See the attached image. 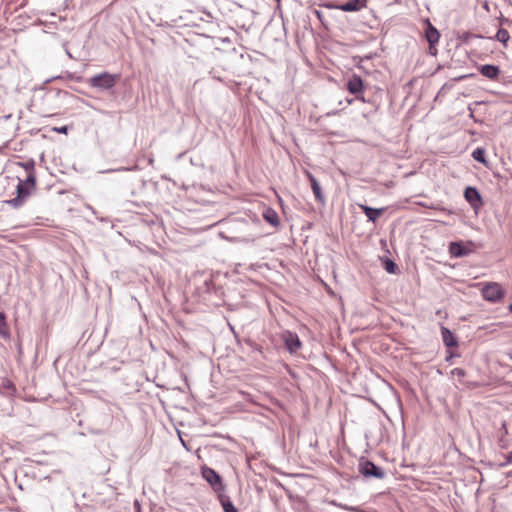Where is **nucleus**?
Instances as JSON below:
<instances>
[{
    "mask_svg": "<svg viewBox=\"0 0 512 512\" xmlns=\"http://www.w3.org/2000/svg\"><path fill=\"white\" fill-rule=\"evenodd\" d=\"M495 37L499 42L503 44H506L510 38L509 32L506 29H499Z\"/></svg>",
    "mask_w": 512,
    "mask_h": 512,
    "instance_id": "nucleus-20",
    "label": "nucleus"
},
{
    "mask_svg": "<svg viewBox=\"0 0 512 512\" xmlns=\"http://www.w3.org/2000/svg\"><path fill=\"white\" fill-rule=\"evenodd\" d=\"M366 4L367 0H348L346 3L335 6V8L344 12H357L365 8Z\"/></svg>",
    "mask_w": 512,
    "mask_h": 512,
    "instance_id": "nucleus-5",
    "label": "nucleus"
},
{
    "mask_svg": "<svg viewBox=\"0 0 512 512\" xmlns=\"http://www.w3.org/2000/svg\"><path fill=\"white\" fill-rule=\"evenodd\" d=\"M347 89L352 94H358L363 89V81L361 77L353 75L347 82Z\"/></svg>",
    "mask_w": 512,
    "mask_h": 512,
    "instance_id": "nucleus-10",
    "label": "nucleus"
},
{
    "mask_svg": "<svg viewBox=\"0 0 512 512\" xmlns=\"http://www.w3.org/2000/svg\"><path fill=\"white\" fill-rule=\"evenodd\" d=\"M482 296L485 300L497 303L501 299H503L505 292L502 289L501 285L496 282H490L483 286L481 290Z\"/></svg>",
    "mask_w": 512,
    "mask_h": 512,
    "instance_id": "nucleus-2",
    "label": "nucleus"
},
{
    "mask_svg": "<svg viewBox=\"0 0 512 512\" xmlns=\"http://www.w3.org/2000/svg\"><path fill=\"white\" fill-rule=\"evenodd\" d=\"M0 338L9 339L10 332L9 327L6 322V315L4 312L0 311Z\"/></svg>",
    "mask_w": 512,
    "mask_h": 512,
    "instance_id": "nucleus-17",
    "label": "nucleus"
},
{
    "mask_svg": "<svg viewBox=\"0 0 512 512\" xmlns=\"http://www.w3.org/2000/svg\"><path fill=\"white\" fill-rule=\"evenodd\" d=\"M119 76L110 74L108 72H103L101 74L95 75L89 79V84L92 87L101 89V90H108L115 86L116 82L118 81Z\"/></svg>",
    "mask_w": 512,
    "mask_h": 512,
    "instance_id": "nucleus-1",
    "label": "nucleus"
},
{
    "mask_svg": "<svg viewBox=\"0 0 512 512\" xmlns=\"http://www.w3.org/2000/svg\"><path fill=\"white\" fill-rule=\"evenodd\" d=\"M359 472L367 478L374 477L382 479L385 476L384 471L371 461H360L358 465Z\"/></svg>",
    "mask_w": 512,
    "mask_h": 512,
    "instance_id": "nucleus-3",
    "label": "nucleus"
},
{
    "mask_svg": "<svg viewBox=\"0 0 512 512\" xmlns=\"http://www.w3.org/2000/svg\"><path fill=\"white\" fill-rule=\"evenodd\" d=\"M308 178H309V181H310V184H311L312 191H313V193L315 195V198L319 202L324 203L325 197H324V194L322 193V189L320 187L319 182L317 181V179L312 174H308Z\"/></svg>",
    "mask_w": 512,
    "mask_h": 512,
    "instance_id": "nucleus-12",
    "label": "nucleus"
},
{
    "mask_svg": "<svg viewBox=\"0 0 512 512\" xmlns=\"http://www.w3.org/2000/svg\"><path fill=\"white\" fill-rule=\"evenodd\" d=\"M316 15L318 16V18L321 17V13L319 11H315Z\"/></svg>",
    "mask_w": 512,
    "mask_h": 512,
    "instance_id": "nucleus-29",
    "label": "nucleus"
},
{
    "mask_svg": "<svg viewBox=\"0 0 512 512\" xmlns=\"http://www.w3.org/2000/svg\"><path fill=\"white\" fill-rule=\"evenodd\" d=\"M500 431H501V436H505L508 434V430H507V427H506V423L503 422L502 423V426L500 428Z\"/></svg>",
    "mask_w": 512,
    "mask_h": 512,
    "instance_id": "nucleus-27",
    "label": "nucleus"
},
{
    "mask_svg": "<svg viewBox=\"0 0 512 512\" xmlns=\"http://www.w3.org/2000/svg\"><path fill=\"white\" fill-rule=\"evenodd\" d=\"M221 505L223 507L224 512H238L229 498L222 499Z\"/></svg>",
    "mask_w": 512,
    "mask_h": 512,
    "instance_id": "nucleus-21",
    "label": "nucleus"
},
{
    "mask_svg": "<svg viewBox=\"0 0 512 512\" xmlns=\"http://www.w3.org/2000/svg\"><path fill=\"white\" fill-rule=\"evenodd\" d=\"M442 340L445 346L453 347L457 345V339L455 335L446 327L441 328Z\"/></svg>",
    "mask_w": 512,
    "mask_h": 512,
    "instance_id": "nucleus-15",
    "label": "nucleus"
},
{
    "mask_svg": "<svg viewBox=\"0 0 512 512\" xmlns=\"http://www.w3.org/2000/svg\"><path fill=\"white\" fill-rule=\"evenodd\" d=\"M202 476L214 489H220L222 487L221 477L212 468H203Z\"/></svg>",
    "mask_w": 512,
    "mask_h": 512,
    "instance_id": "nucleus-4",
    "label": "nucleus"
},
{
    "mask_svg": "<svg viewBox=\"0 0 512 512\" xmlns=\"http://www.w3.org/2000/svg\"><path fill=\"white\" fill-rule=\"evenodd\" d=\"M284 342L290 353H296L301 347V341L295 333L287 332L284 335Z\"/></svg>",
    "mask_w": 512,
    "mask_h": 512,
    "instance_id": "nucleus-8",
    "label": "nucleus"
},
{
    "mask_svg": "<svg viewBox=\"0 0 512 512\" xmlns=\"http://www.w3.org/2000/svg\"><path fill=\"white\" fill-rule=\"evenodd\" d=\"M509 310L512 312V303L509 305Z\"/></svg>",
    "mask_w": 512,
    "mask_h": 512,
    "instance_id": "nucleus-30",
    "label": "nucleus"
},
{
    "mask_svg": "<svg viewBox=\"0 0 512 512\" xmlns=\"http://www.w3.org/2000/svg\"><path fill=\"white\" fill-rule=\"evenodd\" d=\"M19 165L22 166L25 169L27 174L35 173V170H34L35 162H34V160L30 159V160H28L26 162L19 163Z\"/></svg>",
    "mask_w": 512,
    "mask_h": 512,
    "instance_id": "nucleus-22",
    "label": "nucleus"
},
{
    "mask_svg": "<svg viewBox=\"0 0 512 512\" xmlns=\"http://www.w3.org/2000/svg\"><path fill=\"white\" fill-rule=\"evenodd\" d=\"M507 462H512V451L507 456Z\"/></svg>",
    "mask_w": 512,
    "mask_h": 512,
    "instance_id": "nucleus-28",
    "label": "nucleus"
},
{
    "mask_svg": "<svg viewBox=\"0 0 512 512\" xmlns=\"http://www.w3.org/2000/svg\"><path fill=\"white\" fill-rule=\"evenodd\" d=\"M479 71L484 77H487L488 79H491V80H495L500 74L499 67L496 65H492V64L482 65L479 68Z\"/></svg>",
    "mask_w": 512,
    "mask_h": 512,
    "instance_id": "nucleus-9",
    "label": "nucleus"
},
{
    "mask_svg": "<svg viewBox=\"0 0 512 512\" xmlns=\"http://www.w3.org/2000/svg\"><path fill=\"white\" fill-rule=\"evenodd\" d=\"M29 194L30 188L25 186V183H23V181H20L17 185V197L9 201L10 205H12L15 208L20 207L23 203V199L27 197Z\"/></svg>",
    "mask_w": 512,
    "mask_h": 512,
    "instance_id": "nucleus-7",
    "label": "nucleus"
},
{
    "mask_svg": "<svg viewBox=\"0 0 512 512\" xmlns=\"http://www.w3.org/2000/svg\"><path fill=\"white\" fill-rule=\"evenodd\" d=\"M383 268L390 274L396 273L397 265L389 258L383 260Z\"/></svg>",
    "mask_w": 512,
    "mask_h": 512,
    "instance_id": "nucleus-19",
    "label": "nucleus"
},
{
    "mask_svg": "<svg viewBox=\"0 0 512 512\" xmlns=\"http://www.w3.org/2000/svg\"><path fill=\"white\" fill-rule=\"evenodd\" d=\"M449 252L453 257H464L470 252L462 243L451 242L449 246Z\"/></svg>",
    "mask_w": 512,
    "mask_h": 512,
    "instance_id": "nucleus-11",
    "label": "nucleus"
},
{
    "mask_svg": "<svg viewBox=\"0 0 512 512\" xmlns=\"http://www.w3.org/2000/svg\"><path fill=\"white\" fill-rule=\"evenodd\" d=\"M361 208H362L363 212L365 213L366 217L368 218V220L372 221V222H375L384 210L383 208L376 209V208H372V207H369L366 205H361Z\"/></svg>",
    "mask_w": 512,
    "mask_h": 512,
    "instance_id": "nucleus-16",
    "label": "nucleus"
},
{
    "mask_svg": "<svg viewBox=\"0 0 512 512\" xmlns=\"http://www.w3.org/2000/svg\"><path fill=\"white\" fill-rule=\"evenodd\" d=\"M472 157L475 161L479 162V163H482V164H487V160H486V151L484 148L482 147H478L476 148L473 152H472Z\"/></svg>",
    "mask_w": 512,
    "mask_h": 512,
    "instance_id": "nucleus-18",
    "label": "nucleus"
},
{
    "mask_svg": "<svg viewBox=\"0 0 512 512\" xmlns=\"http://www.w3.org/2000/svg\"><path fill=\"white\" fill-rule=\"evenodd\" d=\"M426 40L428 41L430 47L434 46L436 43H438L440 38V33L438 30L432 26L430 23H428V27L426 29Z\"/></svg>",
    "mask_w": 512,
    "mask_h": 512,
    "instance_id": "nucleus-13",
    "label": "nucleus"
},
{
    "mask_svg": "<svg viewBox=\"0 0 512 512\" xmlns=\"http://www.w3.org/2000/svg\"><path fill=\"white\" fill-rule=\"evenodd\" d=\"M23 183H25V186H27L29 188L35 187V185H36V175H35V173L27 174L26 179H25V181Z\"/></svg>",
    "mask_w": 512,
    "mask_h": 512,
    "instance_id": "nucleus-23",
    "label": "nucleus"
},
{
    "mask_svg": "<svg viewBox=\"0 0 512 512\" xmlns=\"http://www.w3.org/2000/svg\"><path fill=\"white\" fill-rule=\"evenodd\" d=\"M464 197L473 208H478L482 204L481 195L475 187H467L464 191Z\"/></svg>",
    "mask_w": 512,
    "mask_h": 512,
    "instance_id": "nucleus-6",
    "label": "nucleus"
},
{
    "mask_svg": "<svg viewBox=\"0 0 512 512\" xmlns=\"http://www.w3.org/2000/svg\"><path fill=\"white\" fill-rule=\"evenodd\" d=\"M263 218L265 219L266 222H268L269 224H271L274 227H277L280 224L277 212L270 207H268L264 210Z\"/></svg>",
    "mask_w": 512,
    "mask_h": 512,
    "instance_id": "nucleus-14",
    "label": "nucleus"
},
{
    "mask_svg": "<svg viewBox=\"0 0 512 512\" xmlns=\"http://www.w3.org/2000/svg\"><path fill=\"white\" fill-rule=\"evenodd\" d=\"M451 374L454 375V376H457L459 378L461 377H464L466 375V372L465 370H463L462 368H454L452 371H451Z\"/></svg>",
    "mask_w": 512,
    "mask_h": 512,
    "instance_id": "nucleus-25",
    "label": "nucleus"
},
{
    "mask_svg": "<svg viewBox=\"0 0 512 512\" xmlns=\"http://www.w3.org/2000/svg\"><path fill=\"white\" fill-rule=\"evenodd\" d=\"M53 130L58 132V133L66 134L67 131H68V128H67V126H62V127H59V128H54Z\"/></svg>",
    "mask_w": 512,
    "mask_h": 512,
    "instance_id": "nucleus-26",
    "label": "nucleus"
},
{
    "mask_svg": "<svg viewBox=\"0 0 512 512\" xmlns=\"http://www.w3.org/2000/svg\"><path fill=\"white\" fill-rule=\"evenodd\" d=\"M2 387L7 390H14V384L7 378L2 379Z\"/></svg>",
    "mask_w": 512,
    "mask_h": 512,
    "instance_id": "nucleus-24",
    "label": "nucleus"
}]
</instances>
